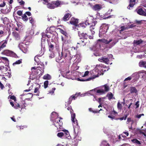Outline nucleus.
Instances as JSON below:
<instances>
[{
  "mask_svg": "<svg viewBox=\"0 0 146 146\" xmlns=\"http://www.w3.org/2000/svg\"><path fill=\"white\" fill-rule=\"evenodd\" d=\"M73 111V110H70V113L71 114V119L74 127V134L73 138L74 140L77 141V142L78 141L81 140V138L78 135L79 131V127L78 126V121L75 118V114L72 113Z\"/></svg>",
  "mask_w": 146,
  "mask_h": 146,
  "instance_id": "1",
  "label": "nucleus"
},
{
  "mask_svg": "<svg viewBox=\"0 0 146 146\" xmlns=\"http://www.w3.org/2000/svg\"><path fill=\"white\" fill-rule=\"evenodd\" d=\"M101 66L100 65H97L94 69L90 71L91 77L86 79H81L78 78L77 80L78 81H86L93 80L101 75Z\"/></svg>",
  "mask_w": 146,
  "mask_h": 146,
  "instance_id": "2",
  "label": "nucleus"
},
{
  "mask_svg": "<svg viewBox=\"0 0 146 146\" xmlns=\"http://www.w3.org/2000/svg\"><path fill=\"white\" fill-rule=\"evenodd\" d=\"M58 114L56 112L53 111L51 114V120L53 121V124L58 128V127L61 126L62 125V122L60 120L61 118L58 117Z\"/></svg>",
  "mask_w": 146,
  "mask_h": 146,
  "instance_id": "3",
  "label": "nucleus"
},
{
  "mask_svg": "<svg viewBox=\"0 0 146 146\" xmlns=\"http://www.w3.org/2000/svg\"><path fill=\"white\" fill-rule=\"evenodd\" d=\"M73 56L71 57V55L68 50L67 49H62V51L61 52V54H60L57 58L56 59V61L57 62H59V61L62 59V57L65 58H67V59L70 60Z\"/></svg>",
  "mask_w": 146,
  "mask_h": 146,
  "instance_id": "4",
  "label": "nucleus"
},
{
  "mask_svg": "<svg viewBox=\"0 0 146 146\" xmlns=\"http://www.w3.org/2000/svg\"><path fill=\"white\" fill-rule=\"evenodd\" d=\"M39 67H38L36 69L35 67H33L31 68L32 72L30 75V78L32 80H33L36 77V75L40 71V70L39 69Z\"/></svg>",
  "mask_w": 146,
  "mask_h": 146,
  "instance_id": "5",
  "label": "nucleus"
},
{
  "mask_svg": "<svg viewBox=\"0 0 146 146\" xmlns=\"http://www.w3.org/2000/svg\"><path fill=\"white\" fill-rule=\"evenodd\" d=\"M109 28L108 25L106 24H103L100 27V30L99 35L100 36H102L103 34L106 33Z\"/></svg>",
  "mask_w": 146,
  "mask_h": 146,
  "instance_id": "6",
  "label": "nucleus"
},
{
  "mask_svg": "<svg viewBox=\"0 0 146 146\" xmlns=\"http://www.w3.org/2000/svg\"><path fill=\"white\" fill-rule=\"evenodd\" d=\"M113 56L111 54H110L107 57H102L98 59V60L101 62H104L107 64H110L109 62L112 61L113 60L112 58Z\"/></svg>",
  "mask_w": 146,
  "mask_h": 146,
  "instance_id": "7",
  "label": "nucleus"
},
{
  "mask_svg": "<svg viewBox=\"0 0 146 146\" xmlns=\"http://www.w3.org/2000/svg\"><path fill=\"white\" fill-rule=\"evenodd\" d=\"M98 40V41H101V42L105 43L106 44H108L111 42V43H110V48L112 47L116 43V42L114 40H113L112 39H110L108 40L105 39H102L101 40L99 39Z\"/></svg>",
  "mask_w": 146,
  "mask_h": 146,
  "instance_id": "8",
  "label": "nucleus"
},
{
  "mask_svg": "<svg viewBox=\"0 0 146 146\" xmlns=\"http://www.w3.org/2000/svg\"><path fill=\"white\" fill-rule=\"evenodd\" d=\"M68 35L66 36L64 35V36H62V49L67 48V46H68V40L67 38L68 37Z\"/></svg>",
  "mask_w": 146,
  "mask_h": 146,
  "instance_id": "9",
  "label": "nucleus"
},
{
  "mask_svg": "<svg viewBox=\"0 0 146 146\" xmlns=\"http://www.w3.org/2000/svg\"><path fill=\"white\" fill-rule=\"evenodd\" d=\"M19 47L20 49L24 53H26L27 51V46L24 43L22 42L19 45Z\"/></svg>",
  "mask_w": 146,
  "mask_h": 146,
  "instance_id": "10",
  "label": "nucleus"
},
{
  "mask_svg": "<svg viewBox=\"0 0 146 146\" xmlns=\"http://www.w3.org/2000/svg\"><path fill=\"white\" fill-rule=\"evenodd\" d=\"M2 53L7 56H11L15 58L17 56V55L12 51L9 50H4Z\"/></svg>",
  "mask_w": 146,
  "mask_h": 146,
  "instance_id": "11",
  "label": "nucleus"
},
{
  "mask_svg": "<svg viewBox=\"0 0 146 146\" xmlns=\"http://www.w3.org/2000/svg\"><path fill=\"white\" fill-rule=\"evenodd\" d=\"M92 9L95 11H99L102 8V6L100 4H96L92 7Z\"/></svg>",
  "mask_w": 146,
  "mask_h": 146,
  "instance_id": "12",
  "label": "nucleus"
},
{
  "mask_svg": "<svg viewBox=\"0 0 146 146\" xmlns=\"http://www.w3.org/2000/svg\"><path fill=\"white\" fill-rule=\"evenodd\" d=\"M43 42H41V50L39 52V55L40 56H42L44 53V52L45 51V44L44 42L42 40Z\"/></svg>",
  "mask_w": 146,
  "mask_h": 146,
  "instance_id": "13",
  "label": "nucleus"
},
{
  "mask_svg": "<svg viewBox=\"0 0 146 146\" xmlns=\"http://www.w3.org/2000/svg\"><path fill=\"white\" fill-rule=\"evenodd\" d=\"M80 93H78V94H76L74 95L71 96L70 98L69 99V100L68 102V104H70L72 100H75L77 97L80 95Z\"/></svg>",
  "mask_w": 146,
  "mask_h": 146,
  "instance_id": "14",
  "label": "nucleus"
},
{
  "mask_svg": "<svg viewBox=\"0 0 146 146\" xmlns=\"http://www.w3.org/2000/svg\"><path fill=\"white\" fill-rule=\"evenodd\" d=\"M70 23L71 24L74 25L76 26V28L77 27V24L78 23V20L77 19L72 18H71Z\"/></svg>",
  "mask_w": 146,
  "mask_h": 146,
  "instance_id": "15",
  "label": "nucleus"
},
{
  "mask_svg": "<svg viewBox=\"0 0 146 146\" xmlns=\"http://www.w3.org/2000/svg\"><path fill=\"white\" fill-rule=\"evenodd\" d=\"M139 72L133 73L131 75V77L133 78L134 81L137 80L139 78Z\"/></svg>",
  "mask_w": 146,
  "mask_h": 146,
  "instance_id": "16",
  "label": "nucleus"
},
{
  "mask_svg": "<svg viewBox=\"0 0 146 146\" xmlns=\"http://www.w3.org/2000/svg\"><path fill=\"white\" fill-rule=\"evenodd\" d=\"M78 34L80 38L86 39L88 37V35L86 33H81L80 32H78Z\"/></svg>",
  "mask_w": 146,
  "mask_h": 146,
  "instance_id": "17",
  "label": "nucleus"
},
{
  "mask_svg": "<svg viewBox=\"0 0 146 146\" xmlns=\"http://www.w3.org/2000/svg\"><path fill=\"white\" fill-rule=\"evenodd\" d=\"M42 36L41 42H43L42 41L43 40L45 44V41L46 40V37H47L48 38H50L51 37L50 35H46L44 33H42Z\"/></svg>",
  "mask_w": 146,
  "mask_h": 146,
  "instance_id": "18",
  "label": "nucleus"
},
{
  "mask_svg": "<svg viewBox=\"0 0 146 146\" xmlns=\"http://www.w3.org/2000/svg\"><path fill=\"white\" fill-rule=\"evenodd\" d=\"M145 11L143 10L142 9H140L137 11V13L141 15L146 16V9H144Z\"/></svg>",
  "mask_w": 146,
  "mask_h": 146,
  "instance_id": "19",
  "label": "nucleus"
},
{
  "mask_svg": "<svg viewBox=\"0 0 146 146\" xmlns=\"http://www.w3.org/2000/svg\"><path fill=\"white\" fill-rule=\"evenodd\" d=\"M139 76H141L142 78L145 79L146 78V71L143 70H141L139 71Z\"/></svg>",
  "mask_w": 146,
  "mask_h": 146,
  "instance_id": "20",
  "label": "nucleus"
},
{
  "mask_svg": "<svg viewBox=\"0 0 146 146\" xmlns=\"http://www.w3.org/2000/svg\"><path fill=\"white\" fill-rule=\"evenodd\" d=\"M7 43V41L5 40L1 41L0 44V51L2 50L3 48L6 46Z\"/></svg>",
  "mask_w": 146,
  "mask_h": 146,
  "instance_id": "21",
  "label": "nucleus"
},
{
  "mask_svg": "<svg viewBox=\"0 0 146 146\" xmlns=\"http://www.w3.org/2000/svg\"><path fill=\"white\" fill-rule=\"evenodd\" d=\"M71 17V15L70 13H68L65 14L62 19L64 21H66L69 19Z\"/></svg>",
  "mask_w": 146,
  "mask_h": 146,
  "instance_id": "22",
  "label": "nucleus"
},
{
  "mask_svg": "<svg viewBox=\"0 0 146 146\" xmlns=\"http://www.w3.org/2000/svg\"><path fill=\"white\" fill-rule=\"evenodd\" d=\"M135 3V0H130L129 2V4L127 8L129 9H131V8H132Z\"/></svg>",
  "mask_w": 146,
  "mask_h": 146,
  "instance_id": "23",
  "label": "nucleus"
},
{
  "mask_svg": "<svg viewBox=\"0 0 146 146\" xmlns=\"http://www.w3.org/2000/svg\"><path fill=\"white\" fill-rule=\"evenodd\" d=\"M64 132V139L68 138L70 136L68 131L66 130H62Z\"/></svg>",
  "mask_w": 146,
  "mask_h": 146,
  "instance_id": "24",
  "label": "nucleus"
},
{
  "mask_svg": "<svg viewBox=\"0 0 146 146\" xmlns=\"http://www.w3.org/2000/svg\"><path fill=\"white\" fill-rule=\"evenodd\" d=\"M70 74L69 72L67 71L63 74V76L64 77H65L66 78L70 79H71V78L70 76Z\"/></svg>",
  "mask_w": 146,
  "mask_h": 146,
  "instance_id": "25",
  "label": "nucleus"
},
{
  "mask_svg": "<svg viewBox=\"0 0 146 146\" xmlns=\"http://www.w3.org/2000/svg\"><path fill=\"white\" fill-rule=\"evenodd\" d=\"M139 66L141 67H144L146 68V62L141 61L139 63Z\"/></svg>",
  "mask_w": 146,
  "mask_h": 146,
  "instance_id": "26",
  "label": "nucleus"
},
{
  "mask_svg": "<svg viewBox=\"0 0 146 146\" xmlns=\"http://www.w3.org/2000/svg\"><path fill=\"white\" fill-rule=\"evenodd\" d=\"M143 41L141 39L134 40L133 42V44L135 46L139 45L142 43Z\"/></svg>",
  "mask_w": 146,
  "mask_h": 146,
  "instance_id": "27",
  "label": "nucleus"
},
{
  "mask_svg": "<svg viewBox=\"0 0 146 146\" xmlns=\"http://www.w3.org/2000/svg\"><path fill=\"white\" fill-rule=\"evenodd\" d=\"M130 90L131 93V94L135 93L137 94V90L134 87H131L130 88Z\"/></svg>",
  "mask_w": 146,
  "mask_h": 146,
  "instance_id": "28",
  "label": "nucleus"
},
{
  "mask_svg": "<svg viewBox=\"0 0 146 146\" xmlns=\"http://www.w3.org/2000/svg\"><path fill=\"white\" fill-rule=\"evenodd\" d=\"M101 89L104 93L105 92H107L109 90V87L106 85L102 86Z\"/></svg>",
  "mask_w": 146,
  "mask_h": 146,
  "instance_id": "29",
  "label": "nucleus"
},
{
  "mask_svg": "<svg viewBox=\"0 0 146 146\" xmlns=\"http://www.w3.org/2000/svg\"><path fill=\"white\" fill-rule=\"evenodd\" d=\"M90 19H91V17L89 16H88L86 18V19L85 21V25L86 26L87 25H89L90 24V22H89V20Z\"/></svg>",
  "mask_w": 146,
  "mask_h": 146,
  "instance_id": "30",
  "label": "nucleus"
},
{
  "mask_svg": "<svg viewBox=\"0 0 146 146\" xmlns=\"http://www.w3.org/2000/svg\"><path fill=\"white\" fill-rule=\"evenodd\" d=\"M46 4L47 5V7L48 8L50 9H53L55 8V6L54 5L53 3V4L50 3H48Z\"/></svg>",
  "mask_w": 146,
  "mask_h": 146,
  "instance_id": "31",
  "label": "nucleus"
},
{
  "mask_svg": "<svg viewBox=\"0 0 146 146\" xmlns=\"http://www.w3.org/2000/svg\"><path fill=\"white\" fill-rule=\"evenodd\" d=\"M53 4L55 7H57L60 6L62 4L61 3L60 1H57L56 2H54Z\"/></svg>",
  "mask_w": 146,
  "mask_h": 146,
  "instance_id": "32",
  "label": "nucleus"
},
{
  "mask_svg": "<svg viewBox=\"0 0 146 146\" xmlns=\"http://www.w3.org/2000/svg\"><path fill=\"white\" fill-rule=\"evenodd\" d=\"M104 108L106 110V111L109 112L110 111V109L111 106L107 104H106L104 105Z\"/></svg>",
  "mask_w": 146,
  "mask_h": 146,
  "instance_id": "33",
  "label": "nucleus"
},
{
  "mask_svg": "<svg viewBox=\"0 0 146 146\" xmlns=\"http://www.w3.org/2000/svg\"><path fill=\"white\" fill-rule=\"evenodd\" d=\"M101 146H110L108 143L106 141H103L101 144Z\"/></svg>",
  "mask_w": 146,
  "mask_h": 146,
  "instance_id": "34",
  "label": "nucleus"
},
{
  "mask_svg": "<svg viewBox=\"0 0 146 146\" xmlns=\"http://www.w3.org/2000/svg\"><path fill=\"white\" fill-rule=\"evenodd\" d=\"M43 78L44 80H50L51 78V76L48 74H46L44 75L43 77Z\"/></svg>",
  "mask_w": 146,
  "mask_h": 146,
  "instance_id": "35",
  "label": "nucleus"
},
{
  "mask_svg": "<svg viewBox=\"0 0 146 146\" xmlns=\"http://www.w3.org/2000/svg\"><path fill=\"white\" fill-rule=\"evenodd\" d=\"M13 36L17 40H18L20 38V36L16 32L13 33Z\"/></svg>",
  "mask_w": 146,
  "mask_h": 146,
  "instance_id": "36",
  "label": "nucleus"
},
{
  "mask_svg": "<svg viewBox=\"0 0 146 146\" xmlns=\"http://www.w3.org/2000/svg\"><path fill=\"white\" fill-rule=\"evenodd\" d=\"M64 132H60L57 133V136L62 139H64Z\"/></svg>",
  "mask_w": 146,
  "mask_h": 146,
  "instance_id": "37",
  "label": "nucleus"
},
{
  "mask_svg": "<svg viewBox=\"0 0 146 146\" xmlns=\"http://www.w3.org/2000/svg\"><path fill=\"white\" fill-rule=\"evenodd\" d=\"M102 110V109H100L99 110H93V109L91 108H89V111H90V112H92L93 113H99V111L100 110Z\"/></svg>",
  "mask_w": 146,
  "mask_h": 146,
  "instance_id": "38",
  "label": "nucleus"
},
{
  "mask_svg": "<svg viewBox=\"0 0 146 146\" xmlns=\"http://www.w3.org/2000/svg\"><path fill=\"white\" fill-rule=\"evenodd\" d=\"M107 96L108 97V99L109 100H110L113 98V95L111 93H109L107 94Z\"/></svg>",
  "mask_w": 146,
  "mask_h": 146,
  "instance_id": "39",
  "label": "nucleus"
},
{
  "mask_svg": "<svg viewBox=\"0 0 146 146\" xmlns=\"http://www.w3.org/2000/svg\"><path fill=\"white\" fill-rule=\"evenodd\" d=\"M22 60L20 59L16 61L15 62H14L13 64V65H15L16 64H19L22 63Z\"/></svg>",
  "mask_w": 146,
  "mask_h": 146,
  "instance_id": "40",
  "label": "nucleus"
},
{
  "mask_svg": "<svg viewBox=\"0 0 146 146\" xmlns=\"http://www.w3.org/2000/svg\"><path fill=\"white\" fill-rule=\"evenodd\" d=\"M85 23H80L78 25H77L78 27H85L86 26Z\"/></svg>",
  "mask_w": 146,
  "mask_h": 146,
  "instance_id": "41",
  "label": "nucleus"
},
{
  "mask_svg": "<svg viewBox=\"0 0 146 146\" xmlns=\"http://www.w3.org/2000/svg\"><path fill=\"white\" fill-rule=\"evenodd\" d=\"M26 106L25 105H24V106H21L20 107V105L19 104H17V105H15V106L14 107V108L16 109H18V108H21L22 109L24 107H25Z\"/></svg>",
  "mask_w": 146,
  "mask_h": 146,
  "instance_id": "42",
  "label": "nucleus"
},
{
  "mask_svg": "<svg viewBox=\"0 0 146 146\" xmlns=\"http://www.w3.org/2000/svg\"><path fill=\"white\" fill-rule=\"evenodd\" d=\"M49 57L50 58H52L54 57V54L53 52H50V53H49Z\"/></svg>",
  "mask_w": 146,
  "mask_h": 146,
  "instance_id": "43",
  "label": "nucleus"
},
{
  "mask_svg": "<svg viewBox=\"0 0 146 146\" xmlns=\"http://www.w3.org/2000/svg\"><path fill=\"white\" fill-rule=\"evenodd\" d=\"M97 92L99 94H102L104 93L102 90L101 88L98 90L97 91Z\"/></svg>",
  "mask_w": 146,
  "mask_h": 146,
  "instance_id": "44",
  "label": "nucleus"
},
{
  "mask_svg": "<svg viewBox=\"0 0 146 146\" xmlns=\"http://www.w3.org/2000/svg\"><path fill=\"white\" fill-rule=\"evenodd\" d=\"M144 115V114L143 113L141 114H137L135 115V117L137 118L138 119H140L141 116H143Z\"/></svg>",
  "mask_w": 146,
  "mask_h": 146,
  "instance_id": "45",
  "label": "nucleus"
},
{
  "mask_svg": "<svg viewBox=\"0 0 146 146\" xmlns=\"http://www.w3.org/2000/svg\"><path fill=\"white\" fill-rule=\"evenodd\" d=\"M48 80H46L45 81L44 83V88H46L48 87Z\"/></svg>",
  "mask_w": 146,
  "mask_h": 146,
  "instance_id": "46",
  "label": "nucleus"
},
{
  "mask_svg": "<svg viewBox=\"0 0 146 146\" xmlns=\"http://www.w3.org/2000/svg\"><path fill=\"white\" fill-rule=\"evenodd\" d=\"M23 19L24 21H27L28 20V19L27 15L25 14H24L22 16Z\"/></svg>",
  "mask_w": 146,
  "mask_h": 146,
  "instance_id": "47",
  "label": "nucleus"
},
{
  "mask_svg": "<svg viewBox=\"0 0 146 146\" xmlns=\"http://www.w3.org/2000/svg\"><path fill=\"white\" fill-rule=\"evenodd\" d=\"M37 87L35 88V89L34 92L35 93L38 92V88L40 87V85L38 84H37Z\"/></svg>",
  "mask_w": 146,
  "mask_h": 146,
  "instance_id": "48",
  "label": "nucleus"
},
{
  "mask_svg": "<svg viewBox=\"0 0 146 146\" xmlns=\"http://www.w3.org/2000/svg\"><path fill=\"white\" fill-rule=\"evenodd\" d=\"M30 23L32 24L33 25L35 23L34 19L31 17H30L29 18Z\"/></svg>",
  "mask_w": 146,
  "mask_h": 146,
  "instance_id": "49",
  "label": "nucleus"
},
{
  "mask_svg": "<svg viewBox=\"0 0 146 146\" xmlns=\"http://www.w3.org/2000/svg\"><path fill=\"white\" fill-rule=\"evenodd\" d=\"M127 29L126 27H125L124 26L121 27V29L120 30V33H121V32L124 30H125Z\"/></svg>",
  "mask_w": 146,
  "mask_h": 146,
  "instance_id": "50",
  "label": "nucleus"
},
{
  "mask_svg": "<svg viewBox=\"0 0 146 146\" xmlns=\"http://www.w3.org/2000/svg\"><path fill=\"white\" fill-rule=\"evenodd\" d=\"M117 107L118 109H119L121 110V109L122 108V105L119 102H118L117 103Z\"/></svg>",
  "mask_w": 146,
  "mask_h": 146,
  "instance_id": "51",
  "label": "nucleus"
},
{
  "mask_svg": "<svg viewBox=\"0 0 146 146\" xmlns=\"http://www.w3.org/2000/svg\"><path fill=\"white\" fill-rule=\"evenodd\" d=\"M49 50L51 51L53 48H54V45L53 44L50 43V44H49Z\"/></svg>",
  "mask_w": 146,
  "mask_h": 146,
  "instance_id": "52",
  "label": "nucleus"
},
{
  "mask_svg": "<svg viewBox=\"0 0 146 146\" xmlns=\"http://www.w3.org/2000/svg\"><path fill=\"white\" fill-rule=\"evenodd\" d=\"M7 19V17H5L3 18H2V20L3 21V23L4 24H6L7 23L6 21Z\"/></svg>",
  "mask_w": 146,
  "mask_h": 146,
  "instance_id": "53",
  "label": "nucleus"
},
{
  "mask_svg": "<svg viewBox=\"0 0 146 146\" xmlns=\"http://www.w3.org/2000/svg\"><path fill=\"white\" fill-rule=\"evenodd\" d=\"M35 62H36L37 64H38L39 63V59L37 56H35Z\"/></svg>",
  "mask_w": 146,
  "mask_h": 146,
  "instance_id": "54",
  "label": "nucleus"
},
{
  "mask_svg": "<svg viewBox=\"0 0 146 146\" xmlns=\"http://www.w3.org/2000/svg\"><path fill=\"white\" fill-rule=\"evenodd\" d=\"M132 78V77H131V75L130 76H129L127 78H126L125 80L124 81H126L127 80H131V79Z\"/></svg>",
  "mask_w": 146,
  "mask_h": 146,
  "instance_id": "55",
  "label": "nucleus"
},
{
  "mask_svg": "<svg viewBox=\"0 0 146 146\" xmlns=\"http://www.w3.org/2000/svg\"><path fill=\"white\" fill-rule=\"evenodd\" d=\"M55 89L56 88H52V90L49 91V93L51 94H52L54 93Z\"/></svg>",
  "mask_w": 146,
  "mask_h": 146,
  "instance_id": "56",
  "label": "nucleus"
},
{
  "mask_svg": "<svg viewBox=\"0 0 146 146\" xmlns=\"http://www.w3.org/2000/svg\"><path fill=\"white\" fill-rule=\"evenodd\" d=\"M5 5V3L4 1H3L2 3L0 4V7H3Z\"/></svg>",
  "mask_w": 146,
  "mask_h": 146,
  "instance_id": "57",
  "label": "nucleus"
},
{
  "mask_svg": "<svg viewBox=\"0 0 146 146\" xmlns=\"http://www.w3.org/2000/svg\"><path fill=\"white\" fill-rule=\"evenodd\" d=\"M89 72L88 71H86L85 72L84 75L83 76H82L83 77H85L86 76H87L88 75V74H89Z\"/></svg>",
  "mask_w": 146,
  "mask_h": 146,
  "instance_id": "58",
  "label": "nucleus"
},
{
  "mask_svg": "<svg viewBox=\"0 0 146 146\" xmlns=\"http://www.w3.org/2000/svg\"><path fill=\"white\" fill-rule=\"evenodd\" d=\"M60 32L61 33L64 35H64L66 36V35H68L67 33L65 32L63 30L61 29L60 30Z\"/></svg>",
  "mask_w": 146,
  "mask_h": 146,
  "instance_id": "59",
  "label": "nucleus"
},
{
  "mask_svg": "<svg viewBox=\"0 0 146 146\" xmlns=\"http://www.w3.org/2000/svg\"><path fill=\"white\" fill-rule=\"evenodd\" d=\"M101 99L102 98H99L98 102L100 104V105L98 106V108H100V107H102V104H101Z\"/></svg>",
  "mask_w": 146,
  "mask_h": 146,
  "instance_id": "60",
  "label": "nucleus"
},
{
  "mask_svg": "<svg viewBox=\"0 0 146 146\" xmlns=\"http://www.w3.org/2000/svg\"><path fill=\"white\" fill-rule=\"evenodd\" d=\"M128 115V114H126L124 117H122L121 118H120V119L121 120H123V119H124V120H125L126 119V118H127V116Z\"/></svg>",
  "mask_w": 146,
  "mask_h": 146,
  "instance_id": "61",
  "label": "nucleus"
},
{
  "mask_svg": "<svg viewBox=\"0 0 146 146\" xmlns=\"http://www.w3.org/2000/svg\"><path fill=\"white\" fill-rule=\"evenodd\" d=\"M17 14L19 16H21L22 14V12L21 11H17Z\"/></svg>",
  "mask_w": 146,
  "mask_h": 146,
  "instance_id": "62",
  "label": "nucleus"
},
{
  "mask_svg": "<svg viewBox=\"0 0 146 146\" xmlns=\"http://www.w3.org/2000/svg\"><path fill=\"white\" fill-rule=\"evenodd\" d=\"M139 101H137L136 102L135 105L136 106V108H137L139 107Z\"/></svg>",
  "mask_w": 146,
  "mask_h": 146,
  "instance_id": "63",
  "label": "nucleus"
},
{
  "mask_svg": "<svg viewBox=\"0 0 146 146\" xmlns=\"http://www.w3.org/2000/svg\"><path fill=\"white\" fill-rule=\"evenodd\" d=\"M10 98L11 99L13 100H14L15 101L16 100V99L15 97L14 96H12L10 97Z\"/></svg>",
  "mask_w": 146,
  "mask_h": 146,
  "instance_id": "64",
  "label": "nucleus"
}]
</instances>
